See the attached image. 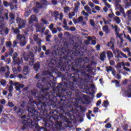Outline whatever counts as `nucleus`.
Instances as JSON below:
<instances>
[{
  "label": "nucleus",
  "mask_w": 131,
  "mask_h": 131,
  "mask_svg": "<svg viewBox=\"0 0 131 131\" xmlns=\"http://www.w3.org/2000/svg\"><path fill=\"white\" fill-rule=\"evenodd\" d=\"M112 28L113 29H115V31L116 32V34L117 36V37H119V38H120L121 42H122V41H123V36L124 35V37H126V39H127V40H128L129 41V42H131V38L130 36L129 35H125V34L123 35V34H119V31H120V30H119L118 29V27L117 26V25H114L113 26V25H112Z\"/></svg>",
  "instance_id": "f257e3e1"
},
{
  "label": "nucleus",
  "mask_w": 131,
  "mask_h": 131,
  "mask_svg": "<svg viewBox=\"0 0 131 131\" xmlns=\"http://www.w3.org/2000/svg\"><path fill=\"white\" fill-rule=\"evenodd\" d=\"M17 38L19 39L20 45L21 47H24L27 43V39H26L25 36L18 34L17 35Z\"/></svg>",
  "instance_id": "f03ea898"
},
{
  "label": "nucleus",
  "mask_w": 131,
  "mask_h": 131,
  "mask_svg": "<svg viewBox=\"0 0 131 131\" xmlns=\"http://www.w3.org/2000/svg\"><path fill=\"white\" fill-rule=\"evenodd\" d=\"M17 56L18 53H17V52H15L12 57V58L14 62L17 63L18 65H20V64H22V63H23V59H22V57L21 58V59L17 57Z\"/></svg>",
  "instance_id": "7ed1b4c3"
},
{
  "label": "nucleus",
  "mask_w": 131,
  "mask_h": 131,
  "mask_svg": "<svg viewBox=\"0 0 131 131\" xmlns=\"http://www.w3.org/2000/svg\"><path fill=\"white\" fill-rule=\"evenodd\" d=\"M9 83L11 85H14V86H15V89L16 91H20V89H21V88H24V84H20L18 82L14 83L13 81H10Z\"/></svg>",
  "instance_id": "20e7f679"
},
{
  "label": "nucleus",
  "mask_w": 131,
  "mask_h": 131,
  "mask_svg": "<svg viewBox=\"0 0 131 131\" xmlns=\"http://www.w3.org/2000/svg\"><path fill=\"white\" fill-rule=\"evenodd\" d=\"M17 23L18 24V27L19 29L21 28H23L25 26V24L26 23V21L21 19V18L18 17L16 19Z\"/></svg>",
  "instance_id": "39448f33"
},
{
  "label": "nucleus",
  "mask_w": 131,
  "mask_h": 131,
  "mask_svg": "<svg viewBox=\"0 0 131 131\" xmlns=\"http://www.w3.org/2000/svg\"><path fill=\"white\" fill-rule=\"evenodd\" d=\"M43 27V24H37L36 25V30L37 32H38V31H41L42 33H43V31H45V30L46 29V28H42Z\"/></svg>",
  "instance_id": "423d86ee"
},
{
  "label": "nucleus",
  "mask_w": 131,
  "mask_h": 131,
  "mask_svg": "<svg viewBox=\"0 0 131 131\" xmlns=\"http://www.w3.org/2000/svg\"><path fill=\"white\" fill-rule=\"evenodd\" d=\"M114 54H115V55L119 57H121V56H122V57H123L124 58H127L126 55L124 54L123 53L121 52V51H120L118 50H116L115 51H114Z\"/></svg>",
  "instance_id": "0eeeda50"
},
{
  "label": "nucleus",
  "mask_w": 131,
  "mask_h": 131,
  "mask_svg": "<svg viewBox=\"0 0 131 131\" xmlns=\"http://www.w3.org/2000/svg\"><path fill=\"white\" fill-rule=\"evenodd\" d=\"M23 56L24 58L25 61H28V59H29V57H32V58H33L34 57V55L32 52H30L29 53V56L26 55V53H24Z\"/></svg>",
  "instance_id": "6e6552de"
},
{
  "label": "nucleus",
  "mask_w": 131,
  "mask_h": 131,
  "mask_svg": "<svg viewBox=\"0 0 131 131\" xmlns=\"http://www.w3.org/2000/svg\"><path fill=\"white\" fill-rule=\"evenodd\" d=\"M36 8H34L33 9V11L34 12V13H38V9L39 8H41L42 7V4H41V2H38L36 4Z\"/></svg>",
  "instance_id": "1a4fd4ad"
},
{
  "label": "nucleus",
  "mask_w": 131,
  "mask_h": 131,
  "mask_svg": "<svg viewBox=\"0 0 131 131\" xmlns=\"http://www.w3.org/2000/svg\"><path fill=\"white\" fill-rule=\"evenodd\" d=\"M30 71V69L28 66H24L23 73L24 75H28V74H29Z\"/></svg>",
  "instance_id": "9d476101"
},
{
  "label": "nucleus",
  "mask_w": 131,
  "mask_h": 131,
  "mask_svg": "<svg viewBox=\"0 0 131 131\" xmlns=\"http://www.w3.org/2000/svg\"><path fill=\"white\" fill-rule=\"evenodd\" d=\"M107 46L113 50L114 49V38H112L110 42H108Z\"/></svg>",
  "instance_id": "9b49d317"
},
{
  "label": "nucleus",
  "mask_w": 131,
  "mask_h": 131,
  "mask_svg": "<svg viewBox=\"0 0 131 131\" xmlns=\"http://www.w3.org/2000/svg\"><path fill=\"white\" fill-rule=\"evenodd\" d=\"M33 21H37V18L34 15H32L29 18V23H30V24H31Z\"/></svg>",
  "instance_id": "f8f14e48"
},
{
  "label": "nucleus",
  "mask_w": 131,
  "mask_h": 131,
  "mask_svg": "<svg viewBox=\"0 0 131 131\" xmlns=\"http://www.w3.org/2000/svg\"><path fill=\"white\" fill-rule=\"evenodd\" d=\"M34 40H35V41H36L38 46H41V43L40 42V39L38 38V37H37V35H35L34 36Z\"/></svg>",
  "instance_id": "ddd939ff"
},
{
  "label": "nucleus",
  "mask_w": 131,
  "mask_h": 131,
  "mask_svg": "<svg viewBox=\"0 0 131 131\" xmlns=\"http://www.w3.org/2000/svg\"><path fill=\"white\" fill-rule=\"evenodd\" d=\"M84 10L88 13L89 14H92V9H91V7L89 6L86 5L84 7Z\"/></svg>",
  "instance_id": "4468645a"
},
{
  "label": "nucleus",
  "mask_w": 131,
  "mask_h": 131,
  "mask_svg": "<svg viewBox=\"0 0 131 131\" xmlns=\"http://www.w3.org/2000/svg\"><path fill=\"white\" fill-rule=\"evenodd\" d=\"M105 58H106V52L103 51L100 54V60H101V61H104Z\"/></svg>",
  "instance_id": "2eb2a0df"
},
{
  "label": "nucleus",
  "mask_w": 131,
  "mask_h": 131,
  "mask_svg": "<svg viewBox=\"0 0 131 131\" xmlns=\"http://www.w3.org/2000/svg\"><path fill=\"white\" fill-rule=\"evenodd\" d=\"M52 16H54L55 20H58V19H59V12H58V11H54V13L52 14Z\"/></svg>",
  "instance_id": "dca6fc26"
},
{
  "label": "nucleus",
  "mask_w": 131,
  "mask_h": 131,
  "mask_svg": "<svg viewBox=\"0 0 131 131\" xmlns=\"http://www.w3.org/2000/svg\"><path fill=\"white\" fill-rule=\"evenodd\" d=\"M103 31L106 33V34L110 32V30H109V28L107 26H105L104 27H103Z\"/></svg>",
  "instance_id": "f3484780"
},
{
  "label": "nucleus",
  "mask_w": 131,
  "mask_h": 131,
  "mask_svg": "<svg viewBox=\"0 0 131 131\" xmlns=\"http://www.w3.org/2000/svg\"><path fill=\"white\" fill-rule=\"evenodd\" d=\"M40 67V64H39V62H38L34 65V68L35 71H37L39 69V68Z\"/></svg>",
  "instance_id": "a211bd4d"
},
{
  "label": "nucleus",
  "mask_w": 131,
  "mask_h": 131,
  "mask_svg": "<svg viewBox=\"0 0 131 131\" xmlns=\"http://www.w3.org/2000/svg\"><path fill=\"white\" fill-rule=\"evenodd\" d=\"M2 60L5 61L7 64H10V63H11V59L8 58L6 60V57H5L4 56H2Z\"/></svg>",
  "instance_id": "6ab92c4d"
},
{
  "label": "nucleus",
  "mask_w": 131,
  "mask_h": 131,
  "mask_svg": "<svg viewBox=\"0 0 131 131\" xmlns=\"http://www.w3.org/2000/svg\"><path fill=\"white\" fill-rule=\"evenodd\" d=\"M30 14H31V10H30V9H26L25 13V16L26 17H28V16H29Z\"/></svg>",
  "instance_id": "aec40b11"
},
{
  "label": "nucleus",
  "mask_w": 131,
  "mask_h": 131,
  "mask_svg": "<svg viewBox=\"0 0 131 131\" xmlns=\"http://www.w3.org/2000/svg\"><path fill=\"white\" fill-rule=\"evenodd\" d=\"M14 110L16 112V113H21L22 114L24 113V111H23V109H19L18 111H17V106L14 107Z\"/></svg>",
  "instance_id": "412c9836"
},
{
  "label": "nucleus",
  "mask_w": 131,
  "mask_h": 131,
  "mask_svg": "<svg viewBox=\"0 0 131 131\" xmlns=\"http://www.w3.org/2000/svg\"><path fill=\"white\" fill-rule=\"evenodd\" d=\"M123 51L127 52L128 56H129V57H131V53L129 48H126L123 49Z\"/></svg>",
  "instance_id": "4be33fe9"
},
{
  "label": "nucleus",
  "mask_w": 131,
  "mask_h": 131,
  "mask_svg": "<svg viewBox=\"0 0 131 131\" xmlns=\"http://www.w3.org/2000/svg\"><path fill=\"white\" fill-rule=\"evenodd\" d=\"M106 54L108 59H111L113 57V54L110 51H107Z\"/></svg>",
  "instance_id": "5701e85b"
},
{
  "label": "nucleus",
  "mask_w": 131,
  "mask_h": 131,
  "mask_svg": "<svg viewBox=\"0 0 131 131\" xmlns=\"http://www.w3.org/2000/svg\"><path fill=\"white\" fill-rule=\"evenodd\" d=\"M48 81V85H50V86H51L52 88H53V86H54L55 82L52 81V80H50L47 79Z\"/></svg>",
  "instance_id": "b1692460"
},
{
  "label": "nucleus",
  "mask_w": 131,
  "mask_h": 131,
  "mask_svg": "<svg viewBox=\"0 0 131 131\" xmlns=\"http://www.w3.org/2000/svg\"><path fill=\"white\" fill-rule=\"evenodd\" d=\"M28 111L30 112V113H33L34 112H35V108H34V107H28Z\"/></svg>",
  "instance_id": "393cba45"
},
{
  "label": "nucleus",
  "mask_w": 131,
  "mask_h": 131,
  "mask_svg": "<svg viewBox=\"0 0 131 131\" xmlns=\"http://www.w3.org/2000/svg\"><path fill=\"white\" fill-rule=\"evenodd\" d=\"M81 14H82V15H83V16H85L86 17H85V19H86V20H88V17H89V13H88L87 12H86L84 11H82Z\"/></svg>",
  "instance_id": "a878e982"
},
{
  "label": "nucleus",
  "mask_w": 131,
  "mask_h": 131,
  "mask_svg": "<svg viewBox=\"0 0 131 131\" xmlns=\"http://www.w3.org/2000/svg\"><path fill=\"white\" fill-rule=\"evenodd\" d=\"M0 83L3 85V86H6V85L7 84V81H6V80L2 79L0 81Z\"/></svg>",
  "instance_id": "bb28decb"
},
{
  "label": "nucleus",
  "mask_w": 131,
  "mask_h": 131,
  "mask_svg": "<svg viewBox=\"0 0 131 131\" xmlns=\"http://www.w3.org/2000/svg\"><path fill=\"white\" fill-rule=\"evenodd\" d=\"M74 16H75V13H74V12L69 13V19H72V18H73Z\"/></svg>",
  "instance_id": "cd10ccee"
},
{
  "label": "nucleus",
  "mask_w": 131,
  "mask_h": 131,
  "mask_svg": "<svg viewBox=\"0 0 131 131\" xmlns=\"http://www.w3.org/2000/svg\"><path fill=\"white\" fill-rule=\"evenodd\" d=\"M41 22H42V23H43V24H45V25H48L49 24H50V23L46 19H45L44 18H42L41 19Z\"/></svg>",
  "instance_id": "c85d7f7f"
},
{
  "label": "nucleus",
  "mask_w": 131,
  "mask_h": 131,
  "mask_svg": "<svg viewBox=\"0 0 131 131\" xmlns=\"http://www.w3.org/2000/svg\"><path fill=\"white\" fill-rule=\"evenodd\" d=\"M78 21L79 23H82L83 22V17L80 16L78 18Z\"/></svg>",
  "instance_id": "c756f323"
},
{
  "label": "nucleus",
  "mask_w": 131,
  "mask_h": 131,
  "mask_svg": "<svg viewBox=\"0 0 131 131\" xmlns=\"http://www.w3.org/2000/svg\"><path fill=\"white\" fill-rule=\"evenodd\" d=\"M41 3L43 6H47V5H49V3H48V1L46 0H42L41 1Z\"/></svg>",
  "instance_id": "7c9ffc66"
},
{
  "label": "nucleus",
  "mask_w": 131,
  "mask_h": 131,
  "mask_svg": "<svg viewBox=\"0 0 131 131\" xmlns=\"http://www.w3.org/2000/svg\"><path fill=\"white\" fill-rule=\"evenodd\" d=\"M32 51L35 54L36 52H37V47L36 46H34L32 48Z\"/></svg>",
  "instance_id": "2f4dec72"
},
{
  "label": "nucleus",
  "mask_w": 131,
  "mask_h": 131,
  "mask_svg": "<svg viewBox=\"0 0 131 131\" xmlns=\"http://www.w3.org/2000/svg\"><path fill=\"white\" fill-rule=\"evenodd\" d=\"M114 19L117 24H119V23H120V19H119V17L116 16Z\"/></svg>",
  "instance_id": "473e14b6"
},
{
  "label": "nucleus",
  "mask_w": 131,
  "mask_h": 131,
  "mask_svg": "<svg viewBox=\"0 0 131 131\" xmlns=\"http://www.w3.org/2000/svg\"><path fill=\"white\" fill-rule=\"evenodd\" d=\"M114 70L113 68L112 67H108L106 68V71L107 72H110V71H113Z\"/></svg>",
  "instance_id": "72a5a7b5"
},
{
  "label": "nucleus",
  "mask_w": 131,
  "mask_h": 131,
  "mask_svg": "<svg viewBox=\"0 0 131 131\" xmlns=\"http://www.w3.org/2000/svg\"><path fill=\"white\" fill-rule=\"evenodd\" d=\"M88 5L89 6H90V7H91L92 9L93 8H95V4H94V3H92L91 2H89L88 3Z\"/></svg>",
  "instance_id": "f704fd0d"
},
{
  "label": "nucleus",
  "mask_w": 131,
  "mask_h": 131,
  "mask_svg": "<svg viewBox=\"0 0 131 131\" xmlns=\"http://www.w3.org/2000/svg\"><path fill=\"white\" fill-rule=\"evenodd\" d=\"M12 30H13L14 31V33H19V29H18V28H14V27H13L12 28Z\"/></svg>",
  "instance_id": "c9c22d12"
},
{
  "label": "nucleus",
  "mask_w": 131,
  "mask_h": 131,
  "mask_svg": "<svg viewBox=\"0 0 131 131\" xmlns=\"http://www.w3.org/2000/svg\"><path fill=\"white\" fill-rule=\"evenodd\" d=\"M33 63H34V59L33 58L30 59V61L29 62L30 66H32L33 65Z\"/></svg>",
  "instance_id": "e433bc0d"
},
{
  "label": "nucleus",
  "mask_w": 131,
  "mask_h": 131,
  "mask_svg": "<svg viewBox=\"0 0 131 131\" xmlns=\"http://www.w3.org/2000/svg\"><path fill=\"white\" fill-rule=\"evenodd\" d=\"M112 126V125L110 124V123H108L105 125V127H106V128H111Z\"/></svg>",
  "instance_id": "4c0bfd02"
},
{
  "label": "nucleus",
  "mask_w": 131,
  "mask_h": 131,
  "mask_svg": "<svg viewBox=\"0 0 131 131\" xmlns=\"http://www.w3.org/2000/svg\"><path fill=\"white\" fill-rule=\"evenodd\" d=\"M116 69L118 70V69H120L121 68V64H120V62H119L117 63V66H116Z\"/></svg>",
  "instance_id": "58836bf2"
},
{
  "label": "nucleus",
  "mask_w": 131,
  "mask_h": 131,
  "mask_svg": "<svg viewBox=\"0 0 131 131\" xmlns=\"http://www.w3.org/2000/svg\"><path fill=\"white\" fill-rule=\"evenodd\" d=\"M13 90H14V88H13V86L10 85L9 86L8 91L9 93H12V92H13Z\"/></svg>",
  "instance_id": "ea45409f"
},
{
  "label": "nucleus",
  "mask_w": 131,
  "mask_h": 131,
  "mask_svg": "<svg viewBox=\"0 0 131 131\" xmlns=\"http://www.w3.org/2000/svg\"><path fill=\"white\" fill-rule=\"evenodd\" d=\"M63 9H64V12L65 13H68V12H69V11H70L69 7H64L63 8Z\"/></svg>",
  "instance_id": "a19ab883"
},
{
  "label": "nucleus",
  "mask_w": 131,
  "mask_h": 131,
  "mask_svg": "<svg viewBox=\"0 0 131 131\" xmlns=\"http://www.w3.org/2000/svg\"><path fill=\"white\" fill-rule=\"evenodd\" d=\"M103 105L104 107H108V105H109V103L108 102V100L104 101L103 102Z\"/></svg>",
  "instance_id": "79ce46f5"
},
{
  "label": "nucleus",
  "mask_w": 131,
  "mask_h": 131,
  "mask_svg": "<svg viewBox=\"0 0 131 131\" xmlns=\"http://www.w3.org/2000/svg\"><path fill=\"white\" fill-rule=\"evenodd\" d=\"M6 103H7V101H6V100L5 99L0 100V103L2 104V105H5Z\"/></svg>",
  "instance_id": "37998d69"
},
{
  "label": "nucleus",
  "mask_w": 131,
  "mask_h": 131,
  "mask_svg": "<svg viewBox=\"0 0 131 131\" xmlns=\"http://www.w3.org/2000/svg\"><path fill=\"white\" fill-rule=\"evenodd\" d=\"M51 31L53 33V34H55L57 33V32H58V31L57 30V29H56V28H53Z\"/></svg>",
  "instance_id": "c03bdc74"
},
{
  "label": "nucleus",
  "mask_w": 131,
  "mask_h": 131,
  "mask_svg": "<svg viewBox=\"0 0 131 131\" xmlns=\"http://www.w3.org/2000/svg\"><path fill=\"white\" fill-rule=\"evenodd\" d=\"M128 126L127 124H125L122 126V128L124 130H127Z\"/></svg>",
  "instance_id": "a18cd8bd"
},
{
  "label": "nucleus",
  "mask_w": 131,
  "mask_h": 131,
  "mask_svg": "<svg viewBox=\"0 0 131 131\" xmlns=\"http://www.w3.org/2000/svg\"><path fill=\"white\" fill-rule=\"evenodd\" d=\"M90 23L91 26H93V27L95 26V22L94 21V20H93V19H91L90 20Z\"/></svg>",
  "instance_id": "49530a36"
},
{
  "label": "nucleus",
  "mask_w": 131,
  "mask_h": 131,
  "mask_svg": "<svg viewBox=\"0 0 131 131\" xmlns=\"http://www.w3.org/2000/svg\"><path fill=\"white\" fill-rule=\"evenodd\" d=\"M6 46L8 48H11V47H12V43H11V42H7Z\"/></svg>",
  "instance_id": "de8ad7c7"
},
{
  "label": "nucleus",
  "mask_w": 131,
  "mask_h": 131,
  "mask_svg": "<svg viewBox=\"0 0 131 131\" xmlns=\"http://www.w3.org/2000/svg\"><path fill=\"white\" fill-rule=\"evenodd\" d=\"M4 5L5 6V7H8L10 6V4H9V3H8V2H7V1L4 2Z\"/></svg>",
  "instance_id": "09e8293b"
},
{
  "label": "nucleus",
  "mask_w": 131,
  "mask_h": 131,
  "mask_svg": "<svg viewBox=\"0 0 131 131\" xmlns=\"http://www.w3.org/2000/svg\"><path fill=\"white\" fill-rule=\"evenodd\" d=\"M12 71H13L14 74H17V73H18V71H17V69H16V68H13Z\"/></svg>",
  "instance_id": "8fccbe9b"
},
{
  "label": "nucleus",
  "mask_w": 131,
  "mask_h": 131,
  "mask_svg": "<svg viewBox=\"0 0 131 131\" xmlns=\"http://www.w3.org/2000/svg\"><path fill=\"white\" fill-rule=\"evenodd\" d=\"M126 14L127 15V16H128V17L131 16V9L130 10H128Z\"/></svg>",
  "instance_id": "3c124183"
},
{
  "label": "nucleus",
  "mask_w": 131,
  "mask_h": 131,
  "mask_svg": "<svg viewBox=\"0 0 131 131\" xmlns=\"http://www.w3.org/2000/svg\"><path fill=\"white\" fill-rule=\"evenodd\" d=\"M52 37V35H48L47 37H46V40L47 41H50V38H51Z\"/></svg>",
  "instance_id": "603ef678"
},
{
  "label": "nucleus",
  "mask_w": 131,
  "mask_h": 131,
  "mask_svg": "<svg viewBox=\"0 0 131 131\" xmlns=\"http://www.w3.org/2000/svg\"><path fill=\"white\" fill-rule=\"evenodd\" d=\"M9 76H10V71H8L5 74V77H6V78H8Z\"/></svg>",
  "instance_id": "864d4df0"
},
{
  "label": "nucleus",
  "mask_w": 131,
  "mask_h": 131,
  "mask_svg": "<svg viewBox=\"0 0 131 131\" xmlns=\"http://www.w3.org/2000/svg\"><path fill=\"white\" fill-rule=\"evenodd\" d=\"M4 110V106L2 104H0V114H2L3 110Z\"/></svg>",
  "instance_id": "5fc2aeb1"
},
{
  "label": "nucleus",
  "mask_w": 131,
  "mask_h": 131,
  "mask_svg": "<svg viewBox=\"0 0 131 131\" xmlns=\"http://www.w3.org/2000/svg\"><path fill=\"white\" fill-rule=\"evenodd\" d=\"M78 7H79V3H78L77 5H75V11H77L78 10Z\"/></svg>",
  "instance_id": "6e6d98bb"
},
{
  "label": "nucleus",
  "mask_w": 131,
  "mask_h": 131,
  "mask_svg": "<svg viewBox=\"0 0 131 131\" xmlns=\"http://www.w3.org/2000/svg\"><path fill=\"white\" fill-rule=\"evenodd\" d=\"M8 106H9V107H14V104L12 102H9Z\"/></svg>",
  "instance_id": "4d7b16f0"
},
{
  "label": "nucleus",
  "mask_w": 131,
  "mask_h": 131,
  "mask_svg": "<svg viewBox=\"0 0 131 131\" xmlns=\"http://www.w3.org/2000/svg\"><path fill=\"white\" fill-rule=\"evenodd\" d=\"M49 29L51 31L54 29V24H51V25L49 26Z\"/></svg>",
  "instance_id": "13d9d810"
},
{
  "label": "nucleus",
  "mask_w": 131,
  "mask_h": 131,
  "mask_svg": "<svg viewBox=\"0 0 131 131\" xmlns=\"http://www.w3.org/2000/svg\"><path fill=\"white\" fill-rule=\"evenodd\" d=\"M104 5H105V7H106V8H108V9H110V8H111V6L110 5V4H108V3H104Z\"/></svg>",
  "instance_id": "bf43d9fd"
},
{
  "label": "nucleus",
  "mask_w": 131,
  "mask_h": 131,
  "mask_svg": "<svg viewBox=\"0 0 131 131\" xmlns=\"http://www.w3.org/2000/svg\"><path fill=\"white\" fill-rule=\"evenodd\" d=\"M46 74H50V75H51V71H50V70H48L46 73V72H44L43 75H46Z\"/></svg>",
  "instance_id": "052dcab7"
},
{
  "label": "nucleus",
  "mask_w": 131,
  "mask_h": 131,
  "mask_svg": "<svg viewBox=\"0 0 131 131\" xmlns=\"http://www.w3.org/2000/svg\"><path fill=\"white\" fill-rule=\"evenodd\" d=\"M115 77H116L117 79H120V78H121V76L120 75V74H117V76H116Z\"/></svg>",
  "instance_id": "680f3d73"
},
{
  "label": "nucleus",
  "mask_w": 131,
  "mask_h": 131,
  "mask_svg": "<svg viewBox=\"0 0 131 131\" xmlns=\"http://www.w3.org/2000/svg\"><path fill=\"white\" fill-rule=\"evenodd\" d=\"M59 20L60 21H62V19H63V13H61L59 15Z\"/></svg>",
  "instance_id": "e2e57ef3"
},
{
  "label": "nucleus",
  "mask_w": 131,
  "mask_h": 131,
  "mask_svg": "<svg viewBox=\"0 0 131 131\" xmlns=\"http://www.w3.org/2000/svg\"><path fill=\"white\" fill-rule=\"evenodd\" d=\"M103 21H104V24H106V25H107V24H110V21H109L108 20H106L104 18H103Z\"/></svg>",
  "instance_id": "0e129e2a"
},
{
  "label": "nucleus",
  "mask_w": 131,
  "mask_h": 131,
  "mask_svg": "<svg viewBox=\"0 0 131 131\" xmlns=\"http://www.w3.org/2000/svg\"><path fill=\"white\" fill-rule=\"evenodd\" d=\"M98 111H99V108H98V107L94 108V112H95V113H97V112H98Z\"/></svg>",
  "instance_id": "69168bd1"
},
{
  "label": "nucleus",
  "mask_w": 131,
  "mask_h": 131,
  "mask_svg": "<svg viewBox=\"0 0 131 131\" xmlns=\"http://www.w3.org/2000/svg\"><path fill=\"white\" fill-rule=\"evenodd\" d=\"M13 53H14V50L10 49L9 50V55H10V56H12V54H13Z\"/></svg>",
  "instance_id": "338daca9"
},
{
  "label": "nucleus",
  "mask_w": 131,
  "mask_h": 131,
  "mask_svg": "<svg viewBox=\"0 0 131 131\" xmlns=\"http://www.w3.org/2000/svg\"><path fill=\"white\" fill-rule=\"evenodd\" d=\"M127 95H128V97H131V89H129L128 91Z\"/></svg>",
  "instance_id": "774afa93"
}]
</instances>
